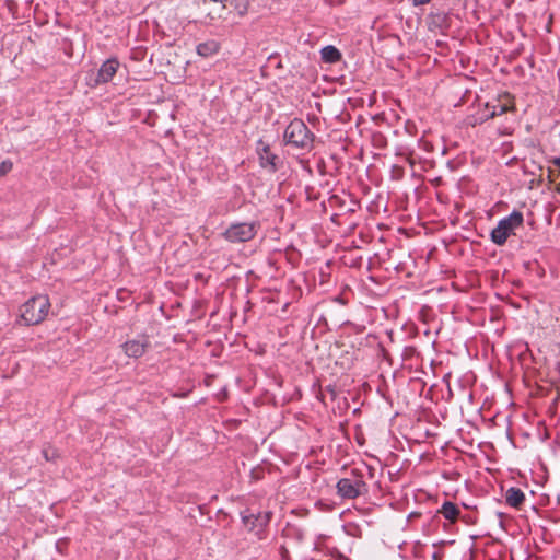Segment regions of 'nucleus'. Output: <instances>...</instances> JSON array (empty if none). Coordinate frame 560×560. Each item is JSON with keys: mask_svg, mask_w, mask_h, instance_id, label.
<instances>
[{"mask_svg": "<svg viewBox=\"0 0 560 560\" xmlns=\"http://www.w3.org/2000/svg\"><path fill=\"white\" fill-rule=\"evenodd\" d=\"M337 493L342 499L353 500L369 492L363 474L359 469L350 470L349 475L337 482Z\"/></svg>", "mask_w": 560, "mask_h": 560, "instance_id": "nucleus-1", "label": "nucleus"}, {"mask_svg": "<svg viewBox=\"0 0 560 560\" xmlns=\"http://www.w3.org/2000/svg\"><path fill=\"white\" fill-rule=\"evenodd\" d=\"M287 144L301 150H310L313 147L314 135L302 119H293L284 130Z\"/></svg>", "mask_w": 560, "mask_h": 560, "instance_id": "nucleus-2", "label": "nucleus"}, {"mask_svg": "<svg viewBox=\"0 0 560 560\" xmlns=\"http://www.w3.org/2000/svg\"><path fill=\"white\" fill-rule=\"evenodd\" d=\"M50 302L47 295H36L26 301L21 308V317L26 325L40 324L48 315Z\"/></svg>", "mask_w": 560, "mask_h": 560, "instance_id": "nucleus-3", "label": "nucleus"}, {"mask_svg": "<svg viewBox=\"0 0 560 560\" xmlns=\"http://www.w3.org/2000/svg\"><path fill=\"white\" fill-rule=\"evenodd\" d=\"M523 213L514 210L510 215L499 221L498 225L491 231V241L499 246L505 244L508 237L514 234L517 228L523 225Z\"/></svg>", "mask_w": 560, "mask_h": 560, "instance_id": "nucleus-4", "label": "nucleus"}, {"mask_svg": "<svg viewBox=\"0 0 560 560\" xmlns=\"http://www.w3.org/2000/svg\"><path fill=\"white\" fill-rule=\"evenodd\" d=\"M510 110H514L513 101L510 94L499 96L492 102L485 105V109L479 117H475L471 125L481 124L483 120L492 119L497 116L503 115Z\"/></svg>", "mask_w": 560, "mask_h": 560, "instance_id": "nucleus-5", "label": "nucleus"}, {"mask_svg": "<svg viewBox=\"0 0 560 560\" xmlns=\"http://www.w3.org/2000/svg\"><path fill=\"white\" fill-rule=\"evenodd\" d=\"M257 233V224L252 223H236L232 224L225 232L224 237L233 243L248 242L255 237Z\"/></svg>", "mask_w": 560, "mask_h": 560, "instance_id": "nucleus-6", "label": "nucleus"}, {"mask_svg": "<svg viewBox=\"0 0 560 560\" xmlns=\"http://www.w3.org/2000/svg\"><path fill=\"white\" fill-rule=\"evenodd\" d=\"M271 518V512H258V513H244L242 521L244 525L250 532H255L259 539L262 538L261 533L264 528L269 524Z\"/></svg>", "mask_w": 560, "mask_h": 560, "instance_id": "nucleus-7", "label": "nucleus"}, {"mask_svg": "<svg viewBox=\"0 0 560 560\" xmlns=\"http://www.w3.org/2000/svg\"><path fill=\"white\" fill-rule=\"evenodd\" d=\"M230 0H202L199 3L201 14L210 21L221 19L228 13Z\"/></svg>", "mask_w": 560, "mask_h": 560, "instance_id": "nucleus-8", "label": "nucleus"}, {"mask_svg": "<svg viewBox=\"0 0 560 560\" xmlns=\"http://www.w3.org/2000/svg\"><path fill=\"white\" fill-rule=\"evenodd\" d=\"M151 343L147 335H140L136 339L126 341L122 345L125 353L129 358L138 359L142 357L150 348Z\"/></svg>", "mask_w": 560, "mask_h": 560, "instance_id": "nucleus-9", "label": "nucleus"}, {"mask_svg": "<svg viewBox=\"0 0 560 560\" xmlns=\"http://www.w3.org/2000/svg\"><path fill=\"white\" fill-rule=\"evenodd\" d=\"M257 153L259 155L260 165L262 167H270L271 172L277 171L278 156L271 152L269 144L265 143L262 140H259L257 142Z\"/></svg>", "mask_w": 560, "mask_h": 560, "instance_id": "nucleus-10", "label": "nucleus"}, {"mask_svg": "<svg viewBox=\"0 0 560 560\" xmlns=\"http://www.w3.org/2000/svg\"><path fill=\"white\" fill-rule=\"evenodd\" d=\"M118 67L119 61L116 58H110L103 62L95 78V84H104L109 82L116 74Z\"/></svg>", "mask_w": 560, "mask_h": 560, "instance_id": "nucleus-11", "label": "nucleus"}, {"mask_svg": "<svg viewBox=\"0 0 560 560\" xmlns=\"http://www.w3.org/2000/svg\"><path fill=\"white\" fill-rule=\"evenodd\" d=\"M220 48H221V45L218 40L209 39L203 43H200L197 46L196 51L199 56H201L203 58H208V57H211V56L218 54Z\"/></svg>", "mask_w": 560, "mask_h": 560, "instance_id": "nucleus-12", "label": "nucleus"}, {"mask_svg": "<svg viewBox=\"0 0 560 560\" xmlns=\"http://www.w3.org/2000/svg\"><path fill=\"white\" fill-rule=\"evenodd\" d=\"M505 501L512 508H520L525 501L524 492L515 487L508 489L505 493Z\"/></svg>", "mask_w": 560, "mask_h": 560, "instance_id": "nucleus-13", "label": "nucleus"}, {"mask_svg": "<svg viewBox=\"0 0 560 560\" xmlns=\"http://www.w3.org/2000/svg\"><path fill=\"white\" fill-rule=\"evenodd\" d=\"M439 512L452 523H454L459 515L457 505L450 501L444 502Z\"/></svg>", "mask_w": 560, "mask_h": 560, "instance_id": "nucleus-14", "label": "nucleus"}, {"mask_svg": "<svg viewBox=\"0 0 560 560\" xmlns=\"http://www.w3.org/2000/svg\"><path fill=\"white\" fill-rule=\"evenodd\" d=\"M322 60L328 63H335L341 59L340 51L331 45L324 47L320 50Z\"/></svg>", "mask_w": 560, "mask_h": 560, "instance_id": "nucleus-15", "label": "nucleus"}, {"mask_svg": "<svg viewBox=\"0 0 560 560\" xmlns=\"http://www.w3.org/2000/svg\"><path fill=\"white\" fill-rule=\"evenodd\" d=\"M229 4V9H228V13L232 12V11H236L238 13V15L243 16L247 13L248 11V0H230L228 2Z\"/></svg>", "mask_w": 560, "mask_h": 560, "instance_id": "nucleus-16", "label": "nucleus"}, {"mask_svg": "<svg viewBox=\"0 0 560 560\" xmlns=\"http://www.w3.org/2000/svg\"><path fill=\"white\" fill-rule=\"evenodd\" d=\"M43 456L47 462H51L58 457V453L55 448L47 447L43 450Z\"/></svg>", "mask_w": 560, "mask_h": 560, "instance_id": "nucleus-17", "label": "nucleus"}, {"mask_svg": "<svg viewBox=\"0 0 560 560\" xmlns=\"http://www.w3.org/2000/svg\"><path fill=\"white\" fill-rule=\"evenodd\" d=\"M13 167V163L10 160L2 161L0 163V177L7 175Z\"/></svg>", "mask_w": 560, "mask_h": 560, "instance_id": "nucleus-18", "label": "nucleus"}, {"mask_svg": "<svg viewBox=\"0 0 560 560\" xmlns=\"http://www.w3.org/2000/svg\"><path fill=\"white\" fill-rule=\"evenodd\" d=\"M413 5H422L429 3L431 0H411Z\"/></svg>", "mask_w": 560, "mask_h": 560, "instance_id": "nucleus-19", "label": "nucleus"}, {"mask_svg": "<svg viewBox=\"0 0 560 560\" xmlns=\"http://www.w3.org/2000/svg\"><path fill=\"white\" fill-rule=\"evenodd\" d=\"M553 163L560 167V156L555 159Z\"/></svg>", "mask_w": 560, "mask_h": 560, "instance_id": "nucleus-20", "label": "nucleus"}, {"mask_svg": "<svg viewBox=\"0 0 560 560\" xmlns=\"http://www.w3.org/2000/svg\"><path fill=\"white\" fill-rule=\"evenodd\" d=\"M551 173H552V171H551V170H548V177H550V176H551Z\"/></svg>", "mask_w": 560, "mask_h": 560, "instance_id": "nucleus-21", "label": "nucleus"}]
</instances>
